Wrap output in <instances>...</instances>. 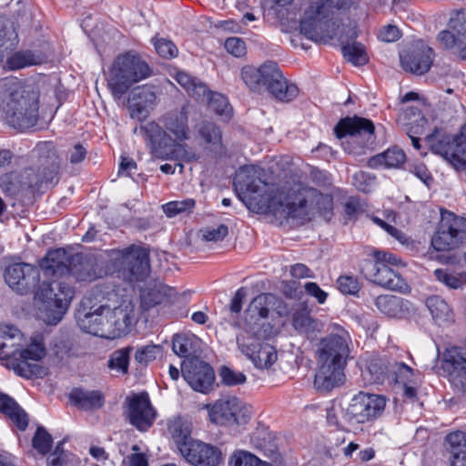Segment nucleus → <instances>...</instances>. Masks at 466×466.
Wrapping results in <instances>:
<instances>
[{
  "instance_id": "obj_53",
  "label": "nucleus",
  "mask_w": 466,
  "mask_h": 466,
  "mask_svg": "<svg viewBox=\"0 0 466 466\" xmlns=\"http://www.w3.org/2000/svg\"><path fill=\"white\" fill-rule=\"evenodd\" d=\"M229 466H272L253 453L238 450L232 453L228 461Z\"/></svg>"
},
{
  "instance_id": "obj_64",
  "label": "nucleus",
  "mask_w": 466,
  "mask_h": 466,
  "mask_svg": "<svg viewBox=\"0 0 466 466\" xmlns=\"http://www.w3.org/2000/svg\"><path fill=\"white\" fill-rule=\"evenodd\" d=\"M338 289L344 294L355 295L360 289L357 278L352 276H340L337 280Z\"/></svg>"
},
{
  "instance_id": "obj_31",
  "label": "nucleus",
  "mask_w": 466,
  "mask_h": 466,
  "mask_svg": "<svg viewBox=\"0 0 466 466\" xmlns=\"http://www.w3.org/2000/svg\"><path fill=\"white\" fill-rule=\"evenodd\" d=\"M399 121L404 127L412 146L416 149H420V138L417 136L424 133L427 124V119L420 110L415 106H407L400 115Z\"/></svg>"
},
{
  "instance_id": "obj_9",
  "label": "nucleus",
  "mask_w": 466,
  "mask_h": 466,
  "mask_svg": "<svg viewBox=\"0 0 466 466\" xmlns=\"http://www.w3.org/2000/svg\"><path fill=\"white\" fill-rule=\"evenodd\" d=\"M100 309H105V319L108 337L117 338L129 333L137 319L136 304L130 296L120 289L103 292Z\"/></svg>"
},
{
  "instance_id": "obj_37",
  "label": "nucleus",
  "mask_w": 466,
  "mask_h": 466,
  "mask_svg": "<svg viewBox=\"0 0 466 466\" xmlns=\"http://www.w3.org/2000/svg\"><path fill=\"white\" fill-rule=\"evenodd\" d=\"M0 412L4 413L20 431L28 425L26 412L6 394H0Z\"/></svg>"
},
{
  "instance_id": "obj_23",
  "label": "nucleus",
  "mask_w": 466,
  "mask_h": 466,
  "mask_svg": "<svg viewBox=\"0 0 466 466\" xmlns=\"http://www.w3.org/2000/svg\"><path fill=\"white\" fill-rule=\"evenodd\" d=\"M137 131L145 137L147 145L154 157L165 159L168 156L167 147L173 143V139L167 134L162 124L151 121L140 126L139 128L135 127L134 133Z\"/></svg>"
},
{
  "instance_id": "obj_61",
  "label": "nucleus",
  "mask_w": 466,
  "mask_h": 466,
  "mask_svg": "<svg viewBox=\"0 0 466 466\" xmlns=\"http://www.w3.org/2000/svg\"><path fill=\"white\" fill-rule=\"evenodd\" d=\"M310 178L316 186L323 188V190L336 191L331 176L328 172L314 167L310 171Z\"/></svg>"
},
{
  "instance_id": "obj_7",
  "label": "nucleus",
  "mask_w": 466,
  "mask_h": 466,
  "mask_svg": "<svg viewBox=\"0 0 466 466\" xmlns=\"http://www.w3.org/2000/svg\"><path fill=\"white\" fill-rule=\"evenodd\" d=\"M241 78L245 85L254 92L268 90L277 100L289 102L299 95L295 84L289 83L276 63L268 62L259 67L244 66Z\"/></svg>"
},
{
  "instance_id": "obj_55",
  "label": "nucleus",
  "mask_w": 466,
  "mask_h": 466,
  "mask_svg": "<svg viewBox=\"0 0 466 466\" xmlns=\"http://www.w3.org/2000/svg\"><path fill=\"white\" fill-rule=\"evenodd\" d=\"M456 141V148L459 158L454 162L456 170H463L466 168V125H464L459 135L452 136Z\"/></svg>"
},
{
  "instance_id": "obj_58",
  "label": "nucleus",
  "mask_w": 466,
  "mask_h": 466,
  "mask_svg": "<svg viewBox=\"0 0 466 466\" xmlns=\"http://www.w3.org/2000/svg\"><path fill=\"white\" fill-rule=\"evenodd\" d=\"M32 442L38 452L46 454L51 449L53 439L44 427H38Z\"/></svg>"
},
{
  "instance_id": "obj_57",
  "label": "nucleus",
  "mask_w": 466,
  "mask_h": 466,
  "mask_svg": "<svg viewBox=\"0 0 466 466\" xmlns=\"http://www.w3.org/2000/svg\"><path fill=\"white\" fill-rule=\"evenodd\" d=\"M162 347L160 345L149 344L143 346L135 353V360L142 365H147L162 354Z\"/></svg>"
},
{
  "instance_id": "obj_54",
  "label": "nucleus",
  "mask_w": 466,
  "mask_h": 466,
  "mask_svg": "<svg viewBox=\"0 0 466 466\" xmlns=\"http://www.w3.org/2000/svg\"><path fill=\"white\" fill-rule=\"evenodd\" d=\"M194 208L195 200L193 198L170 201L162 207L164 213L168 218H173L180 214H189L193 211Z\"/></svg>"
},
{
  "instance_id": "obj_11",
  "label": "nucleus",
  "mask_w": 466,
  "mask_h": 466,
  "mask_svg": "<svg viewBox=\"0 0 466 466\" xmlns=\"http://www.w3.org/2000/svg\"><path fill=\"white\" fill-rule=\"evenodd\" d=\"M150 69L138 56H118L111 68L107 84L114 96L119 98L135 83L147 77Z\"/></svg>"
},
{
  "instance_id": "obj_1",
  "label": "nucleus",
  "mask_w": 466,
  "mask_h": 466,
  "mask_svg": "<svg viewBox=\"0 0 466 466\" xmlns=\"http://www.w3.org/2000/svg\"><path fill=\"white\" fill-rule=\"evenodd\" d=\"M265 177L262 167L246 165L237 171L234 180L237 188L249 193L258 212L270 213L279 218H299L315 213L326 220L331 218L335 191L305 188L296 201L284 192L279 191L275 185L268 183Z\"/></svg>"
},
{
  "instance_id": "obj_13",
  "label": "nucleus",
  "mask_w": 466,
  "mask_h": 466,
  "mask_svg": "<svg viewBox=\"0 0 466 466\" xmlns=\"http://www.w3.org/2000/svg\"><path fill=\"white\" fill-rule=\"evenodd\" d=\"M385 406L386 399L383 396L360 391L350 400L345 415L351 422H370L381 416Z\"/></svg>"
},
{
  "instance_id": "obj_21",
  "label": "nucleus",
  "mask_w": 466,
  "mask_h": 466,
  "mask_svg": "<svg viewBox=\"0 0 466 466\" xmlns=\"http://www.w3.org/2000/svg\"><path fill=\"white\" fill-rule=\"evenodd\" d=\"M363 270L366 277L379 286L396 291H404L408 289L401 275L388 265L375 260H368Z\"/></svg>"
},
{
  "instance_id": "obj_22",
  "label": "nucleus",
  "mask_w": 466,
  "mask_h": 466,
  "mask_svg": "<svg viewBox=\"0 0 466 466\" xmlns=\"http://www.w3.org/2000/svg\"><path fill=\"white\" fill-rule=\"evenodd\" d=\"M180 453L193 466H218L223 460L218 447L196 440Z\"/></svg>"
},
{
  "instance_id": "obj_48",
  "label": "nucleus",
  "mask_w": 466,
  "mask_h": 466,
  "mask_svg": "<svg viewBox=\"0 0 466 466\" xmlns=\"http://www.w3.org/2000/svg\"><path fill=\"white\" fill-rule=\"evenodd\" d=\"M0 189L11 197L26 196L22 184L21 173L11 172L0 176Z\"/></svg>"
},
{
  "instance_id": "obj_14",
  "label": "nucleus",
  "mask_w": 466,
  "mask_h": 466,
  "mask_svg": "<svg viewBox=\"0 0 466 466\" xmlns=\"http://www.w3.org/2000/svg\"><path fill=\"white\" fill-rule=\"evenodd\" d=\"M210 420L218 425H245L251 418V410L237 397L218 400L209 409Z\"/></svg>"
},
{
  "instance_id": "obj_6",
  "label": "nucleus",
  "mask_w": 466,
  "mask_h": 466,
  "mask_svg": "<svg viewBox=\"0 0 466 466\" xmlns=\"http://www.w3.org/2000/svg\"><path fill=\"white\" fill-rule=\"evenodd\" d=\"M34 155L36 157L35 166L20 172L26 195L52 187L59 180L61 157L54 143L46 141L37 144Z\"/></svg>"
},
{
  "instance_id": "obj_30",
  "label": "nucleus",
  "mask_w": 466,
  "mask_h": 466,
  "mask_svg": "<svg viewBox=\"0 0 466 466\" xmlns=\"http://www.w3.org/2000/svg\"><path fill=\"white\" fill-rule=\"evenodd\" d=\"M357 36L356 27L349 26L347 31L339 36V41L344 57L354 66H363L369 61V57L363 45L355 41Z\"/></svg>"
},
{
  "instance_id": "obj_32",
  "label": "nucleus",
  "mask_w": 466,
  "mask_h": 466,
  "mask_svg": "<svg viewBox=\"0 0 466 466\" xmlns=\"http://www.w3.org/2000/svg\"><path fill=\"white\" fill-rule=\"evenodd\" d=\"M68 275L78 281H93L102 277V270L97 269L96 260L93 256L76 254L71 256Z\"/></svg>"
},
{
  "instance_id": "obj_56",
  "label": "nucleus",
  "mask_w": 466,
  "mask_h": 466,
  "mask_svg": "<svg viewBox=\"0 0 466 466\" xmlns=\"http://www.w3.org/2000/svg\"><path fill=\"white\" fill-rule=\"evenodd\" d=\"M35 64V56L30 51L16 52L6 60V66L11 70H17Z\"/></svg>"
},
{
  "instance_id": "obj_44",
  "label": "nucleus",
  "mask_w": 466,
  "mask_h": 466,
  "mask_svg": "<svg viewBox=\"0 0 466 466\" xmlns=\"http://www.w3.org/2000/svg\"><path fill=\"white\" fill-rule=\"evenodd\" d=\"M435 279L451 289H457L466 282V268L461 272H456L451 268H437L433 271Z\"/></svg>"
},
{
  "instance_id": "obj_38",
  "label": "nucleus",
  "mask_w": 466,
  "mask_h": 466,
  "mask_svg": "<svg viewBox=\"0 0 466 466\" xmlns=\"http://www.w3.org/2000/svg\"><path fill=\"white\" fill-rule=\"evenodd\" d=\"M451 466H466V433L458 431L446 437Z\"/></svg>"
},
{
  "instance_id": "obj_50",
  "label": "nucleus",
  "mask_w": 466,
  "mask_h": 466,
  "mask_svg": "<svg viewBox=\"0 0 466 466\" xmlns=\"http://www.w3.org/2000/svg\"><path fill=\"white\" fill-rule=\"evenodd\" d=\"M133 350V347L127 346L119 350H115L108 360V368L116 370L120 374H127L130 353Z\"/></svg>"
},
{
  "instance_id": "obj_20",
  "label": "nucleus",
  "mask_w": 466,
  "mask_h": 466,
  "mask_svg": "<svg viewBox=\"0 0 466 466\" xmlns=\"http://www.w3.org/2000/svg\"><path fill=\"white\" fill-rule=\"evenodd\" d=\"M349 353L348 333L330 334L319 343L318 361L346 365Z\"/></svg>"
},
{
  "instance_id": "obj_15",
  "label": "nucleus",
  "mask_w": 466,
  "mask_h": 466,
  "mask_svg": "<svg viewBox=\"0 0 466 466\" xmlns=\"http://www.w3.org/2000/svg\"><path fill=\"white\" fill-rule=\"evenodd\" d=\"M6 284L15 292L25 295L33 290L40 280V271L31 264L18 262L8 265L4 272Z\"/></svg>"
},
{
  "instance_id": "obj_28",
  "label": "nucleus",
  "mask_w": 466,
  "mask_h": 466,
  "mask_svg": "<svg viewBox=\"0 0 466 466\" xmlns=\"http://www.w3.org/2000/svg\"><path fill=\"white\" fill-rule=\"evenodd\" d=\"M167 134L172 135L176 140L185 141L189 139L188 107L182 106L179 109H173L165 113L159 119Z\"/></svg>"
},
{
  "instance_id": "obj_51",
  "label": "nucleus",
  "mask_w": 466,
  "mask_h": 466,
  "mask_svg": "<svg viewBox=\"0 0 466 466\" xmlns=\"http://www.w3.org/2000/svg\"><path fill=\"white\" fill-rule=\"evenodd\" d=\"M167 289L164 286H156L152 289L144 290L141 293V307L144 309L162 304L167 300Z\"/></svg>"
},
{
  "instance_id": "obj_59",
  "label": "nucleus",
  "mask_w": 466,
  "mask_h": 466,
  "mask_svg": "<svg viewBox=\"0 0 466 466\" xmlns=\"http://www.w3.org/2000/svg\"><path fill=\"white\" fill-rule=\"evenodd\" d=\"M172 350L179 357H187L193 351V339L190 337L176 334L172 340Z\"/></svg>"
},
{
  "instance_id": "obj_16",
  "label": "nucleus",
  "mask_w": 466,
  "mask_h": 466,
  "mask_svg": "<svg viewBox=\"0 0 466 466\" xmlns=\"http://www.w3.org/2000/svg\"><path fill=\"white\" fill-rule=\"evenodd\" d=\"M182 375L196 391L208 393L213 387L215 373L208 363L198 358L187 359L181 365Z\"/></svg>"
},
{
  "instance_id": "obj_41",
  "label": "nucleus",
  "mask_w": 466,
  "mask_h": 466,
  "mask_svg": "<svg viewBox=\"0 0 466 466\" xmlns=\"http://www.w3.org/2000/svg\"><path fill=\"white\" fill-rule=\"evenodd\" d=\"M390 363L391 361H387L382 358L371 359L366 366L364 371L365 378L370 383H383L385 379L390 376Z\"/></svg>"
},
{
  "instance_id": "obj_4",
  "label": "nucleus",
  "mask_w": 466,
  "mask_h": 466,
  "mask_svg": "<svg viewBox=\"0 0 466 466\" xmlns=\"http://www.w3.org/2000/svg\"><path fill=\"white\" fill-rule=\"evenodd\" d=\"M353 4L352 0H319L311 3L300 20V33L313 41L333 38L339 28V15L346 14Z\"/></svg>"
},
{
  "instance_id": "obj_27",
  "label": "nucleus",
  "mask_w": 466,
  "mask_h": 466,
  "mask_svg": "<svg viewBox=\"0 0 466 466\" xmlns=\"http://www.w3.org/2000/svg\"><path fill=\"white\" fill-rule=\"evenodd\" d=\"M374 125L367 118L360 116L345 117L334 127V133L338 138L349 137L351 142L363 137L369 140L374 134Z\"/></svg>"
},
{
  "instance_id": "obj_62",
  "label": "nucleus",
  "mask_w": 466,
  "mask_h": 466,
  "mask_svg": "<svg viewBox=\"0 0 466 466\" xmlns=\"http://www.w3.org/2000/svg\"><path fill=\"white\" fill-rule=\"evenodd\" d=\"M219 376L222 383L228 386H236L246 381V376L242 372L235 371L226 366L220 369Z\"/></svg>"
},
{
  "instance_id": "obj_35",
  "label": "nucleus",
  "mask_w": 466,
  "mask_h": 466,
  "mask_svg": "<svg viewBox=\"0 0 466 466\" xmlns=\"http://www.w3.org/2000/svg\"><path fill=\"white\" fill-rule=\"evenodd\" d=\"M71 403L83 410L100 409L105 403V397L99 390L75 388L69 393Z\"/></svg>"
},
{
  "instance_id": "obj_36",
  "label": "nucleus",
  "mask_w": 466,
  "mask_h": 466,
  "mask_svg": "<svg viewBox=\"0 0 466 466\" xmlns=\"http://www.w3.org/2000/svg\"><path fill=\"white\" fill-rule=\"evenodd\" d=\"M378 310L390 318H401L409 312L410 302L395 295H381L375 299Z\"/></svg>"
},
{
  "instance_id": "obj_5",
  "label": "nucleus",
  "mask_w": 466,
  "mask_h": 466,
  "mask_svg": "<svg viewBox=\"0 0 466 466\" xmlns=\"http://www.w3.org/2000/svg\"><path fill=\"white\" fill-rule=\"evenodd\" d=\"M9 88L10 92L3 100L2 117L11 127L25 130L34 127L38 120L39 90L33 85H18Z\"/></svg>"
},
{
  "instance_id": "obj_45",
  "label": "nucleus",
  "mask_w": 466,
  "mask_h": 466,
  "mask_svg": "<svg viewBox=\"0 0 466 466\" xmlns=\"http://www.w3.org/2000/svg\"><path fill=\"white\" fill-rule=\"evenodd\" d=\"M293 326L301 333L312 336L315 335L316 332H319L323 325L312 319L306 309H301L294 313Z\"/></svg>"
},
{
  "instance_id": "obj_40",
  "label": "nucleus",
  "mask_w": 466,
  "mask_h": 466,
  "mask_svg": "<svg viewBox=\"0 0 466 466\" xmlns=\"http://www.w3.org/2000/svg\"><path fill=\"white\" fill-rule=\"evenodd\" d=\"M426 306L438 324L441 325L453 321L452 309L442 298L431 296L426 299Z\"/></svg>"
},
{
  "instance_id": "obj_17",
  "label": "nucleus",
  "mask_w": 466,
  "mask_h": 466,
  "mask_svg": "<svg viewBox=\"0 0 466 466\" xmlns=\"http://www.w3.org/2000/svg\"><path fill=\"white\" fill-rule=\"evenodd\" d=\"M437 40L443 48L453 49L466 60V13L458 12L451 16L448 29L440 32Z\"/></svg>"
},
{
  "instance_id": "obj_24",
  "label": "nucleus",
  "mask_w": 466,
  "mask_h": 466,
  "mask_svg": "<svg viewBox=\"0 0 466 466\" xmlns=\"http://www.w3.org/2000/svg\"><path fill=\"white\" fill-rule=\"evenodd\" d=\"M156 99L155 91L150 86H142L132 89L127 99L130 116L138 121L145 120L155 106Z\"/></svg>"
},
{
  "instance_id": "obj_10",
  "label": "nucleus",
  "mask_w": 466,
  "mask_h": 466,
  "mask_svg": "<svg viewBox=\"0 0 466 466\" xmlns=\"http://www.w3.org/2000/svg\"><path fill=\"white\" fill-rule=\"evenodd\" d=\"M74 290L70 284L61 279L44 281L35 292V298L42 302L46 317L45 321L49 325L57 324L66 313Z\"/></svg>"
},
{
  "instance_id": "obj_42",
  "label": "nucleus",
  "mask_w": 466,
  "mask_h": 466,
  "mask_svg": "<svg viewBox=\"0 0 466 466\" xmlns=\"http://www.w3.org/2000/svg\"><path fill=\"white\" fill-rule=\"evenodd\" d=\"M176 80L190 96L197 100L205 101L208 94V86L203 82L186 72H177Z\"/></svg>"
},
{
  "instance_id": "obj_43",
  "label": "nucleus",
  "mask_w": 466,
  "mask_h": 466,
  "mask_svg": "<svg viewBox=\"0 0 466 466\" xmlns=\"http://www.w3.org/2000/svg\"><path fill=\"white\" fill-rule=\"evenodd\" d=\"M405 161V153L397 147L390 148L382 154L372 157L369 160L370 167L384 166L385 167H398Z\"/></svg>"
},
{
  "instance_id": "obj_33",
  "label": "nucleus",
  "mask_w": 466,
  "mask_h": 466,
  "mask_svg": "<svg viewBox=\"0 0 466 466\" xmlns=\"http://www.w3.org/2000/svg\"><path fill=\"white\" fill-rule=\"evenodd\" d=\"M71 256L64 248L49 251L41 262L46 277H64L68 275Z\"/></svg>"
},
{
  "instance_id": "obj_63",
  "label": "nucleus",
  "mask_w": 466,
  "mask_h": 466,
  "mask_svg": "<svg viewBox=\"0 0 466 466\" xmlns=\"http://www.w3.org/2000/svg\"><path fill=\"white\" fill-rule=\"evenodd\" d=\"M346 219H355L360 214L365 212V205L357 197H350L344 203Z\"/></svg>"
},
{
  "instance_id": "obj_18",
  "label": "nucleus",
  "mask_w": 466,
  "mask_h": 466,
  "mask_svg": "<svg viewBox=\"0 0 466 466\" xmlns=\"http://www.w3.org/2000/svg\"><path fill=\"white\" fill-rule=\"evenodd\" d=\"M76 318L79 328L86 333L108 337L105 309H100V303L92 304L89 298H84Z\"/></svg>"
},
{
  "instance_id": "obj_3",
  "label": "nucleus",
  "mask_w": 466,
  "mask_h": 466,
  "mask_svg": "<svg viewBox=\"0 0 466 466\" xmlns=\"http://www.w3.org/2000/svg\"><path fill=\"white\" fill-rule=\"evenodd\" d=\"M23 334L14 325H0V358L8 361V366L24 378H41L47 370L40 365L46 352L41 341H33L26 349H19Z\"/></svg>"
},
{
  "instance_id": "obj_46",
  "label": "nucleus",
  "mask_w": 466,
  "mask_h": 466,
  "mask_svg": "<svg viewBox=\"0 0 466 466\" xmlns=\"http://www.w3.org/2000/svg\"><path fill=\"white\" fill-rule=\"evenodd\" d=\"M390 376L396 384L402 385L407 383L418 384V378L413 370L403 362L396 360L390 363Z\"/></svg>"
},
{
  "instance_id": "obj_39",
  "label": "nucleus",
  "mask_w": 466,
  "mask_h": 466,
  "mask_svg": "<svg viewBox=\"0 0 466 466\" xmlns=\"http://www.w3.org/2000/svg\"><path fill=\"white\" fill-rule=\"evenodd\" d=\"M169 431L180 452L195 441L191 438V422L187 419H174L169 424Z\"/></svg>"
},
{
  "instance_id": "obj_12",
  "label": "nucleus",
  "mask_w": 466,
  "mask_h": 466,
  "mask_svg": "<svg viewBox=\"0 0 466 466\" xmlns=\"http://www.w3.org/2000/svg\"><path fill=\"white\" fill-rule=\"evenodd\" d=\"M466 239V218L450 211L441 212V219L431 237L436 251H451Z\"/></svg>"
},
{
  "instance_id": "obj_49",
  "label": "nucleus",
  "mask_w": 466,
  "mask_h": 466,
  "mask_svg": "<svg viewBox=\"0 0 466 466\" xmlns=\"http://www.w3.org/2000/svg\"><path fill=\"white\" fill-rule=\"evenodd\" d=\"M17 35L9 24L0 25V60L2 61L17 45Z\"/></svg>"
},
{
  "instance_id": "obj_34",
  "label": "nucleus",
  "mask_w": 466,
  "mask_h": 466,
  "mask_svg": "<svg viewBox=\"0 0 466 466\" xmlns=\"http://www.w3.org/2000/svg\"><path fill=\"white\" fill-rule=\"evenodd\" d=\"M427 142L434 154L441 156L454 167V162L459 157L456 148V141H454L452 136L441 135L439 132H435L427 137Z\"/></svg>"
},
{
  "instance_id": "obj_25",
  "label": "nucleus",
  "mask_w": 466,
  "mask_h": 466,
  "mask_svg": "<svg viewBox=\"0 0 466 466\" xmlns=\"http://www.w3.org/2000/svg\"><path fill=\"white\" fill-rule=\"evenodd\" d=\"M443 369L448 373L451 383L466 392V350L459 348L447 350Z\"/></svg>"
},
{
  "instance_id": "obj_26",
  "label": "nucleus",
  "mask_w": 466,
  "mask_h": 466,
  "mask_svg": "<svg viewBox=\"0 0 466 466\" xmlns=\"http://www.w3.org/2000/svg\"><path fill=\"white\" fill-rule=\"evenodd\" d=\"M127 416L129 422L140 431L151 427L155 413L147 394L136 395L128 400Z\"/></svg>"
},
{
  "instance_id": "obj_2",
  "label": "nucleus",
  "mask_w": 466,
  "mask_h": 466,
  "mask_svg": "<svg viewBox=\"0 0 466 466\" xmlns=\"http://www.w3.org/2000/svg\"><path fill=\"white\" fill-rule=\"evenodd\" d=\"M274 296L260 294L254 298L244 313L243 319L237 322L241 329L237 335V343L240 351L245 354L258 369H268L277 360L275 348L267 342H260V320L268 316V305Z\"/></svg>"
},
{
  "instance_id": "obj_47",
  "label": "nucleus",
  "mask_w": 466,
  "mask_h": 466,
  "mask_svg": "<svg viewBox=\"0 0 466 466\" xmlns=\"http://www.w3.org/2000/svg\"><path fill=\"white\" fill-rule=\"evenodd\" d=\"M197 133L205 144L218 147L222 144L220 128L212 122L202 121L197 126Z\"/></svg>"
},
{
  "instance_id": "obj_29",
  "label": "nucleus",
  "mask_w": 466,
  "mask_h": 466,
  "mask_svg": "<svg viewBox=\"0 0 466 466\" xmlns=\"http://www.w3.org/2000/svg\"><path fill=\"white\" fill-rule=\"evenodd\" d=\"M314 386L318 390L329 391L343 383L345 365L319 361Z\"/></svg>"
},
{
  "instance_id": "obj_52",
  "label": "nucleus",
  "mask_w": 466,
  "mask_h": 466,
  "mask_svg": "<svg viewBox=\"0 0 466 466\" xmlns=\"http://www.w3.org/2000/svg\"><path fill=\"white\" fill-rule=\"evenodd\" d=\"M205 100L208 102V109L219 116L228 117L231 113V106L226 96L219 93H213L208 89Z\"/></svg>"
},
{
  "instance_id": "obj_19",
  "label": "nucleus",
  "mask_w": 466,
  "mask_h": 466,
  "mask_svg": "<svg viewBox=\"0 0 466 466\" xmlns=\"http://www.w3.org/2000/svg\"><path fill=\"white\" fill-rule=\"evenodd\" d=\"M402 68L415 75L429 71L433 62V50L423 41L415 42L400 55Z\"/></svg>"
},
{
  "instance_id": "obj_8",
  "label": "nucleus",
  "mask_w": 466,
  "mask_h": 466,
  "mask_svg": "<svg viewBox=\"0 0 466 466\" xmlns=\"http://www.w3.org/2000/svg\"><path fill=\"white\" fill-rule=\"evenodd\" d=\"M107 257V271L126 282H143L149 276V251L145 247L132 244L123 249H111Z\"/></svg>"
},
{
  "instance_id": "obj_60",
  "label": "nucleus",
  "mask_w": 466,
  "mask_h": 466,
  "mask_svg": "<svg viewBox=\"0 0 466 466\" xmlns=\"http://www.w3.org/2000/svg\"><path fill=\"white\" fill-rule=\"evenodd\" d=\"M201 238L205 241H220L228 234V228L225 224H220L217 228L207 227L199 231Z\"/></svg>"
}]
</instances>
